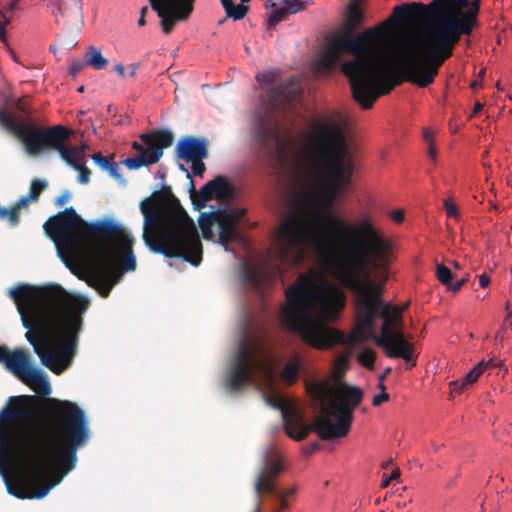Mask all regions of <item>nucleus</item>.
Listing matches in <instances>:
<instances>
[{
	"label": "nucleus",
	"instance_id": "obj_25",
	"mask_svg": "<svg viewBox=\"0 0 512 512\" xmlns=\"http://www.w3.org/2000/svg\"><path fill=\"white\" fill-rule=\"evenodd\" d=\"M84 59L87 66H91L96 70L104 69L108 65V60L103 57L100 49L94 46H90L87 49Z\"/></svg>",
	"mask_w": 512,
	"mask_h": 512
},
{
	"label": "nucleus",
	"instance_id": "obj_4",
	"mask_svg": "<svg viewBox=\"0 0 512 512\" xmlns=\"http://www.w3.org/2000/svg\"><path fill=\"white\" fill-rule=\"evenodd\" d=\"M17 306L27 341L41 363L59 375L67 369L78 346L87 298L71 295L58 284H20L9 291Z\"/></svg>",
	"mask_w": 512,
	"mask_h": 512
},
{
	"label": "nucleus",
	"instance_id": "obj_31",
	"mask_svg": "<svg viewBox=\"0 0 512 512\" xmlns=\"http://www.w3.org/2000/svg\"><path fill=\"white\" fill-rule=\"evenodd\" d=\"M283 5L288 10L289 14H296L298 12L304 11L308 6L312 4L311 0H284Z\"/></svg>",
	"mask_w": 512,
	"mask_h": 512
},
{
	"label": "nucleus",
	"instance_id": "obj_30",
	"mask_svg": "<svg viewBox=\"0 0 512 512\" xmlns=\"http://www.w3.org/2000/svg\"><path fill=\"white\" fill-rule=\"evenodd\" d=\"M376 360V353L374 350L370 348L363 349L358 355H357V361L360 365L367 369H374V363Z\"/></svg>",
	"mask_w": 512,
	"mask_h": 512
},
{
	"label": "nucleus",
	"instance_id": "obj_6",
	"mask_svg": "<svg viewBox=\"0 0 512 512\" xmlns=\"http://www.w3.org/2000/svg\"><path fill=\"white\" fill-rule=\"evenodd\" d=\"M140 211L144 217L142 238L151 252L200 264L202 243L197 228L169 185L141 201Z\"/></svg>",
	"mask_w": 512,
	"mask_h": 512
},
{
	"label": "nucleus",
	"instance_id": "obj_49",
	"mask_svg": "<svg viewBox=\"0 0 512 512\" xmlns=\"http://www.w3.org/2000/svg\"><path fill=\"white\" fill-rule=\"evenodd\" d=\"M278 491L280 493H283L284 495L283 496H280V495H272L273 497H276L278 499H286L287 497H289L290 495H292L294 493V490L293 489H288V490H282L278 487Z\"/></svg>",
	"mask_w": 512,
	"mask_h": 512
},
{
	"label": "nucleus",
	"instance_id": "obj_41",
	"mask_svg": "<svg viewBox=\"0 0 512 512\" xmlns=\"http://www.w3.org/2000/svg\"><path fill=\"white\" fill-rule=\"evenodd\" d=\"M35 200H32V198H29V195L22 196L17 202H15L14 207L20 214L21 208H26L31 202H34Z\"/></svg>",
	"mask_w": 512,
	"mask_h": 512
},
{
	"label": "nucleus",
	"instance_id": "obj_21",
	"mask_svg": "<svg viewBox=\"0 0 512 512\" xmlns=\"http://www.w3.org/2000/svg\"><path fill=\"white\" fill-rule=\"evenodd\" d=\"M121 232L117 235L111 236L107 239H100L101 243H110V240H119L122 243V256L123 260L121 263V269L123 272H130L134 271L136 269V259L133 254V244H134V238L133 236L127 232L121 225H120Z\"/></svg>",
	"mask_w": 512,
	"mask_h": 512
},
{
	"label": "nucleus",
	"instance_id": "obj_45",
	"mask_svg": "<svg viewBox=\"0 0 512 512\" xmlns=\"http://www.w3.org/2000/svg\"><path fill=\"white\" fill-rule=\"evenodd\" d=\"M320 448H321V445L318 442H313L305 449V454L311 455L312 453L319 450Z\"/></svg>",
	"mask_w": 512,
	"mask_h": 512
},
{
	"label": "nucleus",
	"instance_id": "obj_56",
	"mask_svg": "<svg viewBox=\"0 0 512 512\" xmlns=\"http://www.w3.org/2000/svg\"><path fill=\"white\" fill-rule=\"evenodd\" d=\"M138 67H139V65H138V64H131V65H130L131 70H130L129 75H130L131 77H134V76L136 75V71H137Z\"/></svg>",
	"mask_w": 512,
	"mask_h": 512
},
{
	"label": "nucleus",
	"instance_id": "obj_7",
	"mask_svg": "<svg viewBox=\"0 0 512 512\" xmlns=\"http://www.w3.org/2000/svg\"><path fill=\"white\" fill-rule=\"evenodd\" d=\"M309 390L317 399L327 402L312 425L305 424L302 416L283 398L266 397L271 406L281 411L286 434L296 441L306 439L312 431L322 440L345 437L353 422V411L362 401V390L346 383L334 385L328 381L314 382Z\"/></svg>",
	"mask_w": 512,
	"mask_h": 512
},
{
	"label": "nucleus",
	"instance_id": "obj_19",
	"mask_svg": "<svg viewBox=\"0 0 512 512\" xmlns=\"http://www.w3.org/2000/svg\"><path fill=\"white\" fill-rule=\"evenodd\" d=\"M191 199L193 205L200 209L206 205V202L213 199H228L233 196V188L223 176H217L215 179L202 186L199 192L195 191L191 181Z\"/></svg>",
	"mask_w": 512,
	"mask_h": 512
},
{
	"label": "nucleus",
	"instance_id": "obj_50",
	"mask_svg": "<svg viewBox=\"0 0 512 512\" xmlns=\"http://www.w3.org/2000/svg\"><path fill=\"white\" fill-rule=\"evenodd\" d=\"M220 2L227 15L228 12L232 9L234 2L232 0H220Z\"/></svg>",
	"mask_w": 512,
	"mask_h": 512
},
{
	"label": "nucleus",
	"instance_id": "obj_63",
	"mask_svg": "<svg viewBox=\"0 0 512 512\" xmlns=\"http://www.w3.org/2000/svg\"><path fill=\"white\" fill-rule=\"evenodd\" d=\"M391 479L387 478L382 481V487H387L390 484Z\"/></svg>",
	"mask_w": 512,
	"mask_h": 512
},
{
	"label": "nucleus",
	"instance_id": "obj_16",
	"mask_svg": "<svg viewBox=\"0 0 512 512\" xmlns=\"http://www.w3.org/2000/svg\"><path fill=\"white\" fill-rule=\"evenodd\" d=\"M283 471L284 463L282 457L277 452L267 451L253 483L256 502L252 512L262 511V498L264 496L284 495L278 491L277 483V479Z\"/></svg>",
	"mask_w": 512,
	"mask_h": 512
},
{
	"label": "nucleus",
	"instance_id": "obj_29",
	"mask_svg": "<svg viewBox=\"0 0 512 512\" xmlns=\"http://www.w3.org/2000/svg\"><path fill=\"white\" fill-rule=\"evenodd\" d=\"M0 219L7 221L11 227H16L20 223V215L14 205L10 208L0 206Z\"/></svg>",
	"mask_w": 512,
	"mask_h": 512
},
{
	"label": "nucleus",
	"instance_id": "obj_51",
	"mask_svg": "<svg viewBox=\"0 0 512 512\" xmlns=\"http://www.w3.org/2000/svg\"><path fill=\"white\" fill-rule=\"evenodd\" d=\"M228 213H231L234 217H237V224H238L240 219L245 215L246 211H245V209H238V210L228 211Z\"/></svg>",
	"mask_w": 512,
	"mask_h": 512
},
{
	"label": "nucleus",
	"instance_id": "obj_18",
	"mask_svg": "<svg viewBox=\"0 0 512 512\" xmlns=\"http://www.w3.org/2000/svg\"><path fill=\"white\" fill-rule=\"evenodd\" d=\"M266 93L271 109L273 111H280L293 105L300 99L302 87L297 79L291 78L284 83L267 87Z\"/></svg>",
	"mask_w": 512,
	"mask_h": 512
},
{
	"label": "nucleus",
	"instance_id": "obj_59",
	"mask_svg": "<svg viewBox=\"0 0 512 512\" xmlns=\"http://www.w3.org/2000/svg\"><path fill=\"white\" fill-rule=\"evenodd\" d=\"M266 8L267 9H273V11H275L276 9L279 8V6H278V4L276 2H270V3L266 4Z\"/></svg>",
	"mask_w": 512,
	"mask_h": 512
},
{
	"label": "nucleus",
	"instance_id": "obj_34",
	"mask_svg": "<svg viewBox=\"0 0 512 512\" xmlns=\"http://www.w3.org/2000/svg\"><path fill=\"white\" fill-rule=\"evenodd\" d=\"M436 276L438 280L444 285H450L454 278L451 270L443 264L436 265Z\"/></svg>",
	"mask_w": 512,
	"mask_h": 512
},
{
	"label": "nucleus",
	"instance_id": "obj_42",
	"mask_svg": "<svg viewBox=\"0 0 512 512\" xmlns=\"http://www.w3.org/2000/svg\"><path fill=\"white\" fill-rule=\"evenodd\" d=\"M85 66H87L85 61H73L69 68L70 74L75 77Z\"/></svg>",
	"mask_w": 512,
	"mask_h": 512
},
{
	"label": "nucleus",
	"instance_id": "obj_17",
	"mask_svg": "<svg viewBox=\"0 0 512 512\" xmlns=\"http://www.w3.org/2000/svg\"><path fill=\"white\" fill-rule=\"evenodd\" d=\"M196 0H149L160 18L162 32L169 35L179 22L187 21L194 11Z\"/></svg>",
	"mask_w": 512,
	"mask_h": 512
},
{
	"label": "nucleus",
	"instance_id": "obj_2",
	"mask_svg": "<svg viewBox=\"0 0 512 512\" xmlns=\"http://www.w3.org/2000/svg\"><path fill=\"white\" fill-rule=\"evenodd\" d=\"M0 363L38 396H11L0 411V474L7 491L20 499H41L77 462V450L90 438L89 422L75 403L48 397L46 373L22 349L0 346Z\"/></svg>",
	"mask_w": 512,
	"mask_h": 512
},
{
	"label": "nucleus",
	"instance_id": "obj_5",
	"mask_svg": "<svg viewBox=\"0 0 512 512\" xmlns=\"http://www.w3.org/2000/svg\"><path fill=\"white\" fill-rule=\"evenodd\" d=\"M363 21L357 3L348 6L347 30L328 41L317 60V68L330 72L338 65L343 53L353 56L341 64V71L349 80L353 99L363 108L370 109L382 95L389 94L402 83L393 70L388 54V31L384 26L368 28L353 36L351 31Z\"/></svg>",
	"mask_w": 512,
	"mask_h": 512
},
{
	"label": "nucleus",
	"instance_id": "obj_52",
	"mask_svg": "<svg viewBox=\"0 0 512 512\" xmlns=\"http://www.w3.org/2000/svg\"><path fill=\"white\" fill-rule=\"evenodd\" d=\"M427 154L429 156V158L433 161L436 160V157H437V150H436V147L433 145V144H430L429 147H428V151H427Z\"/></svg>",
	"mask_w": 512,
	"mask_h": 512
},
{
	"label": "nucleus",
	"instance_id": "obj_37",
	"mask_svg": "<svg viewBox=\"0 0 512 512\" xmlns=\"http://www.w3.org/2000/svg\"><path fill=\"white\" fill-rule=\"evenodd\" d=\"M246 276L254 285H258L261 282L262 274L259 269L248 267L246 269Z\"/></svg>",
	"mask_w": 512,
	"mask_h": 512
},
{
	"label": "nucleus",
	"instance_id": "obj_20",
	"mask_svg": "<svg viewBox=\"0 0 512 512\" xmlns=\"http://www.w3.org/2000/svg\"><path fill=\"white\" fill-rule=\"evenodd\" d=\"M177 155L184 160H203L208 157V140L206 138L185 137L177 144Z\"/></svg>",
	"mask_w": 512,
	"mask_h": 512
},
{
	"label": "nucleus",
	"instance_id": "obj_57",
	"mask_svg": "<svg viewBox=\"0 0 512 512\" xmlns=\"http://www.w3.org/2000/svg\"><path fill=\"white\" fill-rule=\"evenodd\" d=\"M483 108V105L480 102L475 103L474 109H473V115L477 114L479 111H481Z\"/></svg>",
	"mask_w": 512,
	"mask_h": 512
},
{
	"label": "nucleus",
	"instance_id": "obj_27",
	"mask_svg": "<svg viewBox=\"0 0 512 512\" xmlns=\"http://www.w3.org/2000/svg\"><path fill=\"white\" fill-rule=\"evenodd\" d=\"M300 366L301 362L299 357H294L284 366L280 375L281 379L288 385L293 384L297 380Z\"/></svg>",
	"mask_w": 512,
	"mask_h": 512
},
{
	"label": "nucleus",
	"instance_id": "obj_10",
	"mask_svg": "<svg viewBox=\"0 0 512 512\" xmlns=\"http://www.w3.org/2000/svg\"><path fill=\"white\" fill-rule=\"evenodd\" d=\"M0 125L8 132L21 140L25 151L30 156H37L43 152L56 150L61 158L73 168L84 159V149L87 147H71L66 145L72 134V130L62 125H54L47 128H40L33 122L28 125L16 121L15 118L5 110L0 109Z\"/></svg>",
	"mask_w": 512,
	"mask_h": 512
},
{
	"label": "nucleus",
	"instance_id": "obj_58",
	"mask_svg": "<svg viewBox=\"0 0 512 512\" xmlns=\"http://www.w3.org/2000/svg\"><path fill=\"white\" fill-rule=\"evenodd\" d=\"M384 379H385V375H380L379 376V385L378 387L381 389V391H385V385H384Z\"/></svg>",
	"mask_w": 512,
	"mask_h": 512
},
{
	"label": "nucleus",
	"instance_id": "obj_38",
	"mask_svg": "<svg viewBox=\"0 0 512 512\" xmlns=\"http://www.w3.org/2000/svg\"><path fill=\"white\" fill-rule=\"evenodd\" d=\"M191 169H192V172L195 176H200L202 177L205 170H206V166L203 162V160H191Z\"/></svg>",
	"mask_w": 512,
	"mask_h": 512
},
{
	"label": "nucleus",
	"instance_id": "obj_32",
	"mask_svg": "<svg viewBox=\"0 0 512 512\" xmlns=\"http://www.w3.org/2000/svg\"><path fill=\"white\" fill-rule=\"evenodd\" d=\"M48 183L45 180H41L35 178L31 181L30 190H29V198L37 201L43 190L47 187Z\"/></svg>",
	"mask_w": 512,
	"mask_h": 512
},
{
	"label": "nucleus",
	"instance_id": "obj_35",
	"mask_svg": "<svg viewBox=\"0 0 512 512\" xmlns=\"http://www.w3.org/2000/svg\"><path fill=\"white\" fill-rule=\"evenodd\" d=\"M249 11V7L243 4L235 5L233 4L232 9L228 12L227 17L232 18L233 20H241L243 19Z\"/></svg>",
	"mask_w": 512,
	"mask_h": 512
},
{
	"label": "nucleus",
	"instance_id": "obj_44",
	"mask_svg": "<svg viewBox=\"0 0 512 512\" xmlns=\"http://www.w3.org/2000/svg\"><path fill=\"white\" fill-rule=\"evenodd\" d=\"M468 281V278H463L461 280H458L456 281L455 283H451L450 284V290L453 292V293H456L458 292L462 287L463 285Z\"/></svg>",
	"mask_w": 512,
	"mask_h": 512
},
{
	"label": "nucleus",
	"instance_id": "obj_9",
	"mask_svg": "<svg viewBox=\"0 0 512 512\" xmlns=\"http://www.w3.org/2000/svg\"><path fill=\"white\" fill-rule=\"evenodd\" d=\"M46 235L54 242L59 255L83 260L95 245L88 247V237L107 239L121 232L112 220L86 222L71 206L51 216L43 224Z\"/></svg>",
	"mask_w": 512,
	"mask_h": 512
},
{
	"label": "nucleus",
	"instance_id": "obj_47",
	"mask_svg": "<svg viewBox=\"0 0 512 512\" xmlns=\"http://www.w3.org/2000/svg\"><path fill=\"white\" fill-rule=\"evenodd\" d=\"M489 283H490V277L486 273H483L482 275L479 276L480 287L485 288L489 285Z\"/></svg>",
	"mask_w": 512,
	"mask_h": 512
},
{
	"label": "nucleus",
	"instance_id": "obj_1",
	"mask_svg": "<svg viewBox=\"0 0 512 512\" xmlns=\"http://www.w3.org/2000/svg\"><path fill=\"white\" fill-rule=\"evenodd\" d=\"M338 222L342 231L333 242L340 261L336 272L338 281L354 295L352 331L345 337L325 323L338 318L346 303L344 292L335 286H318L305 274L285 292L282 325L316 349L340 343L360 346L372 340L389 358H401L407 368L414 367V345L401 330L403 309L383 299L394 259L392 241L368 222L358 226Z\"/></svg>",
	"mask_w": 512,
	"mask_h": 512
},
{
	"label": "nucleus",
	"instance_id": "obj_43",
	"mask_svg": "<svg viewBox=\"0 0 512 512\" xmlns=\"http://www.w3.org/2000/svg\"><path fill=\"white\" fill-rule=\"evenodd\" d=\"M71 198V193L69 191H64L60 196H58L55 200V204L59 207L63 206L66 202H68Z\"/></svg>",
	"mask_w": 512,
	"mask_h": 512
},
{
	"label": "nucleus",
	"instance_id": "obj_11",
	"mask_svg": "<svg viewBox=\"0 0 512 512\" xmlns=\"http://www.w3.org/2000/svg\"><path fill=\"white\" fill-rule=\"evenodd\" d=\"M479 9L480 0L469 1L465 12L457 8L455 0L447 2L440 10V21L422 35L424 40H435L436 50L445 52L450 58L461 36L471 34L476 26Z\"/></svg>",
	"mask_w": 512,
	"mask_h": 512
},
{
	"label": "nucleus",
	"instance_id": "obj_53",
	"mask_svg": "<svg viewBox=\"0 0 512 512\" xmlns=\"http://www.w3.org/2000/svg\"><path fill=\"white\" fill-rule=\"evenodd\" d=\"M114 70L118 73L119 76H125V68L121 63H118L114 66Z\"/></svg>",
	"mask_w": 512,
	"mask_h": 512
},
{
	"label": "nucleus",
	"instance_id": "obj_64",
	"mask_svg": "<svg viewBox=\"0 0 512 512\" xmlns=\"http://www.w3.org/2000/svg\"><path fill=\"white\" fill-rule=\"evenodd\" d=\"M506 321H510V325L512 327V312H509L505 318Z\"/></svg>",
	"mask_w": 512,
	"mask_h": 512
},
{
	"label": "nucleus",
	"instance_id": "obj_23",
	"mask_svg": "<svg viewBox=\"0 0 512 512\" xmlns=\"http://www.w3.org/2000/svg\"><path fill=\"white\" fill-rule=\"evenodd\" d=\"M487 368V364L484 361L479 362L471 371H469L463 378L450 382L452 393L461 394L467 387L475 383L480 375Z\"/></svg>",
	"mask_w": 512,
	"mask_h": 512
},
{
	"label": "nucleus",
	"instance_id": "obj_24",
	"mask_svg": "<svg viewBox=\"0 0 512 512\" xmlns=\"http://www.w3.org/2000/svg\"><path fill=\"white\" fill-rule=\"evenodd\" d=\"M219 217V210L210 213H202L198 219L199 227L204 239L212 240L214 233L212 227L217 224Z\"/></svg>",
	"mask_w": 512,
	"mask_h": 512
},
{
	"label": "nucleus",
	"instance_id": "obj_55",
	"mask_svg": "<svg viewBox=\"0 0 512 512\" xmlns=\"http://www.w3.org/2000/svg\"><path fill=\"white\" fill-rule=\"evenodd\" d=\"M256 78H257V80H258L259 82H265V83H270V82H271V78H270V76H269V75H267V74H258V75L256 76Z\"/></svg>",
	"mask_w": 512,
	"mask_h": 512
},
{
	"label": "nucleus",
	"instance_id": "obj_40",
	"mask_svg": "<svg viewBox=\"0 0 512 512\" xmlns=\"http://www.w3.org/2000/svg\"><path fill=\"white\" fill-rule=\"evenodd\" d=\"M388 400H389V394L386 391H381V393H379L373 397L372 405L375 407H378L382 403L387 402Z\"/></svg>",
	"mask_w": 512,
	"mask_h": 512
},
{
	"label": "nucleus",
	"instance_id": "obj_15",
	"mask_svg": "<svg viewBox=\"0 0 512 512\" xmlns=\"http://www.w3.org/2000/svg\"><path fill=\"white\" fill-rule=\"evenodd\" d=\"M254 137L259 149L271 160L283 164L288 153L290 140L279 130V122L265 117L258 118Z\"/></svg>",
	"mask_w": 512,
	"mask_h": 512
},
{
	"label": "nucleus",
	"instance_id": "obj_8",
	"mask_svg": "<svg viewBox=\"0 0 512 512\" xmlns=\"http://www.w3.org/2000/svg\"><path fill=\"white\" fill-rule=\"evenodd\" d=\"M451 1L433 0L428 5L413 2L394 7L392 17L396 21L402 22L412 16H423L427 20L425 27L398 46L394 59H391L398 79L421 88L428 87L434 82L439 68L449 56L436 50L435 40L425 41L422 35L440 21L441 8Z\"/></svg>",
	"mask_w": 512,
	"mask_h": 512
},
{
	"label": "nucleus",
	"instance_id": "obj_22",
	"mask_svg": "<svg viewBox=\"0 0 512 512\" xmlns=\"http://www.w3.org/2000/svg\"><path fill=\"white\" fill-rule=\"evenodd\" d=\"M219 227V242L227 246L238 238L237 217H234L227 210H219L217 221Z\"/></svg>",
	"mask_w": 512,
	"mask_h": 512
},
{
	"label": "nucleus",
	"instance_id": "obj_33",
	"mask_svg": "<svg viewBox=\"0 0 512 512\" xmlns=\"http://www.w3.org/2000/svg\"><path fill=\"white\" fill-rule=\"evenodd\" d=\"M289 15L290 14H289L288 10L282 4V6H280L278 9H276L269 15L268 25L270 27H273V26L277 25L278 23H280L281 21H284Z\"/></svg>",
	"mask_w": 512,
	"mask_h": 512
},
{
	"label": "nucleus",
	"instance_id": "obj_48",
	"mask_svg": "<svg viewBox=\"0 0 512 512\" xmlns=\"http://www.w3.org/2000/svg\"><path fill=\"white\" fill-rule=\"evenodd\" d=\"M423 139L432 144L433 142V132L429 129V128H424L423 129Z\"/></svg>",
	"mask_w": 512,
	"mask_h": 512
},
{
	"label": "nucleus",
	"instance_id": "obj_60",
	"mask_svg": "<svg viewBox=\"0 0 512 512\" xmlns=\"http://www.w3.org/2000/svg\"><path fill=\"white\" fill-rule=\"evenodd\" d=\"M400 476V470L397 468L393 470L391 476L389 477L391 480L396 479Z\"/></svg>",
	"mask_w": 512,
	"mask_h": 512
},
{
	"label": "nucleus",
	"instance_id": "obj_3",
	"mask_svg": "<svg viewBox=\"0 0 512 512\" xmlns=\"http://www.w3.org/2000/svg\"><path fill=\"white\" fill-rule=\"evenodd\" d=\"M346 129L344 118L328 120L319 124L308 138L307 151L324 182L320 201L323 209L308 199L301 209L281 222L275 233L273 253L282 264L298 265L311 247L327 258L335 269L340 268L333 243L335 235L342 231L338 221L349 226L368 222L382 233L370 218L350 224L332 211L335 200L350 184L353 174Z\"/></svg>",
	"mask_w": 512,
	"mask_h": 512
},
{
	"label": "nucleus",
	"instance_id": "obj_26",
	"mask_svg": "<svg viewBox=\"0 0 512 512\" xmlns=\"http://www.w3.org/2000/svg\"><path fill=\"white\" fill-rule=\"evenodd\" d=\"M92 159L101 169L108 171L113 178L116 180H122V175L119 172V167L116 162L103 156L100 152L94 153L92 155Z\"/></svg>",
	"mask_w": 512,
	"mask_h": 512
},
{
	"label": "nucleus",
	"instance_id": "obj_14",
	"mask_svg": "<svg viewBox=\"0 0 512 512\" xmlns=\"http://www.w3.org/2000/svg\"><path fill=\"white\" fill-rule=\"evenodd\" d=\"M140 139L143 144L137 141L132 143V148L139 154L122 161L130 170H137L143 166H149L159 162L163 155L164 148H168L172 145L174 135L171 131L163 129L150 134H141Z\"/></svg>",
	"mask_w": 512,
	"mask_h": 512
},
{
	"label": "nucleus",
	"instance_id": "obj_61",
	"mask_svg": "<svg viewBox=\"0 0 512 512\" xmlns=\"http://www.w3.org/2000/svg\"><path fill=\"white\" fill-rule=\"evenodd\" d=\"M279 500H280V505H279L280 510L286 509L288 507L286 499H279Z\"/></svg>",
	"mask_w": 512,
	"mask_h": 512
},
{
	"label": "nucleus",
	"instance_id": "obj_13",
	"mask_svg": "<svg viewBox=\"0 0 512 512\" xmlns=\"http://www.w3.org/2000/svg\"><path fill=\"white\" fill-rule=\"evenodd\" d=\"M79 262L84 267L85 276L78 277L85 280L101 297L107 298L118 275L119 253L115 245L97 243Z\"/></svg>",
	"mask_w": 512,
	"mask_h": 512
},
{
	"label": "nucleus",
	"instance_id": "obj_28",
	"mask_svg": "<svg viewBox=\"0 0 512 512\" xmlns=\"http://www.w3.org/2000/svg\"><path fill=\"white\" fill-rule=\"evenodd\" d=\"M20 0H11L10 4L0 10V39L6 41V30L5 27L10 23V18L7 16L8 11H14L18 9Z\"/></svg>",
	"mask_w": 512,
	"mask_h": 512
},
{
	"label": "nucleus",
	"instance_id": "obj_54",
	"mask_svg": "<svg viewBox=\"0 0 512 512\" xmlns=\"http://www.w3.org/2000/svg\"><path fill=\"white\" fill-rule=\"evenodd\" d=\"M457 4V8L461 9L463 11L464 8L468 9L469 1L468 0H455Z\"/></svg>",
	"mask_w": 512,
	"mask_h": 512
},
{
	"label": "nucleus",
	"instance_id": "obj_62",
	"mask_svg": "<svg viewBox=\"0 0 512 512\" xmlns=\"http://www.w3.org/2000/svg\"><path fill=\"white\" fill-rule=\"evenodd\" d=\"M145 23H146V21H145V17H143V15H140V18H139V20H138V25H139V26H144V25H145Z\"/></svg>",
	"mask_w": 512,
	"mask_h": 512
},
{
	"label": "nucleus",
	"instance_id": "obj_12",
	"mask_svg": "<svg viewBox=\"0 0 512 512\" xmlns=\"http://www.w3.org/2000/svg\"><path fill=\"white\" fill-rule=\"evenodd\" d=\"M258 341L248 343L242 340L232 361L225 381V388L233 393L240 392L247 384L260 376L269 389L274 387V368Z\"/></svg>",
	"mask_w": 512,
	"mask_h": 512
},
{
	"label": "nucleus",
	"instance_id": "obj_36",
	"mask_svg": "<svg viewBox=\"0 0 512 512\" xmlns=\"http://www.w3.org/2000/svg\"><path fill=\"white\" fill-rule=\"evenodd\" d=\"M76 166L77 168L75 169L79 171L78 181L82 184H88L91 175L90 170L85 166L83 162H79Z\"/></svg>",
	"mask_w": 512,
	"mask_h": 512
},
{
	"label": "nucleus",
	"instance_id": "obj_39",
	"mask_svg": "<svg viewBox=\"0 0 512 512\" xmlns=\"http://www.w3.org/2000/svg\"><path fill=\"white\" fill-rule=\"evenodd\" d=\"M444 207L448 217L456 218L458 216L457 206L453 203L451 199H446L444 201Z\"/></svg>",
	"mask_w": 512,
	"mask_h": 512
},
{
	"label": "nucleus",
	"instance_id": "obj_46",
	"mask_svg": "<svg viewBox=\"0 0 512 512\" xmlns=\"http://www.w3.org/2000/svg\"><path fill=\"white\" fill-rule=\"evenodd\" d=\"M391 217L396 223H401L404 220V214L400 210L393 211Z\"/></svg>",
	"mask_w": 512,
	"mask_h": 512
}]
</instances>
